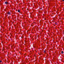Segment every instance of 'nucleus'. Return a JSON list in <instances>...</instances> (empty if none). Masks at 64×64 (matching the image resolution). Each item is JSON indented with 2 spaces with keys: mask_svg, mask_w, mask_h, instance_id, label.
<instances>
[{
  "mask_svg": "<svg viewBox=\"0 0 64 64\" xmlns=\"http://www.w3.org/2000/svg\"><path fill=\"white\" fill-rule=\"evenodd\" d=\"M18 12H20V10H18Z\"/></svg>",
  "mask_w": 64,
  "mask_h": 64,
  "instance_id": "20e7f679",
  "label": "nucleus"
},
{
  "mask_svg": "<svg viewBox=\"0 0 64 64\" xmlns=\"http://www.w3.org/2000/svg\"><path fill=\"white\" fill-rule=\"evenodd\" d=\"M8 14H9V15H10V12H8Z\"/></svg>",
  "mask_w": 64,
  "mask_h": 64,
  "instance_id": "f257e3e1",
  "label": "nucleus"
},
{
  "mask_svg": "<svg viewBox=\"0 0 64 64\" xmlns=\"http://www.w3.org/2000/svg\"><path fill=\"white\" fill-rule=\"evenodd\" d=\"M44 52H45V51H44Z\"/></svg>",
  "mask_w": 64,
  "mask_h": 64,
  "instance_id": "9b49d317",
  "label": "nucleus"
},
{
  "mask_svg": "<svg viewBox=\"0 0 64 64\" xmlns=\"http://www.w3.org/2000/svg\"><path fill=\"white\" fill-rule=\"evenodd\" d=\"M0 62H2V61H0Z\"/></svg>",
  "mask_w": 64,
  "mask_h": 64,
  "instance_id": "39448f33",
  "label": "nucleus"
},
{
  "mask_svg": "<svg viewBox=\"0 0 64 64\" xmlns=\"http://www.w3.org/2000/svg\"><path fill=\"white\" fill-rule=\"evenodd\" d=\"M5 4H8V2H5Z\"/></svg>",
  "mask_w": 64,
  "mask_h": 64,
  "instance_id": "f03ea898",
  "label": "nucleus"
},
{
  "mask_svg": "<svg viewBox=\"0 0 64 64\" xmlns=\"http://www.w3.org/2000/svg\"><path fill=\"white\" fill-rule=\"evenodd\" d=\"M26 54H25L26 55Z\"/></svg>",
  "mask_w": 64,
  "mask_h": 64,
  "instance_id": "9d476101",
  "label": "nucleus"
},
{
  "mask_svg": "<svg viewBox=\"0 0 64 64\" xmlns=\"http://www.w3.org/2000/svg\"><path fill=\"white\" fill-rule=\"evenodd\" d=\"M39 55H41V54H39Z\"/></svg>",
  "mask_w": 64,
  "mask_h": 64,
  "instance_id": "6e6552de",
  "label": "nucleus"
},
{
  "mask_svg": "<svg viewBox=\"0 0 64 64\" xmlns=\"http://www.w3.org/2000/svg\"><path fill=\"white\" fill-rule=\"evenodd\" d=\"M44 20H46V19H45Z\"/></svg>",
  "mask_w": 64,
  "mask_h": 64,
  "instance_id": "0eeeda50",
  "label": "nucleus"
},
{
  "mask_svg": "<svg viewBox=\"0 0 64 64\" xmlns=\"http://www.w3.org/2000/svg\"><path fill=\"white\" fill-rule=\"evenodd\" d=\"M63 1H64V0H62Z\"/></svg>",
  "mask_w": 64,
  "mask_h": 64,
  "instance_id": "423d86ee",
  "label": "nucleus"
},
{
  "mask_svg": "<svg viewBox=\"0 0 64 64\" xmlns=\"http://www.w3.org/2000/svg\"><path fill=\"white\" fill-rule=\"evenodd\" d=\"M41 9H42V8H41Z\"/></svg>",
  "mask_w": 64,
  "mask_h": 64,
  "instance_id": "1a4fd4ad",
  "label": "nucleus"
},
{
  "mask_svg": "<svg viewBox=\"0 0 64 64\" xmlns=\"http://www.w3.org/2000/svg\"><path fill=\"white\" fill-rule=\"evenodd\" d=\"M63 53H64V52H63V51H62V54H63Z\"/></svg>",
  "mask_w": 64,
  "mask_h": 64,
  "instance_id": "7ed1b4c3",
  "label": "nucleus"
}]
</instances>
